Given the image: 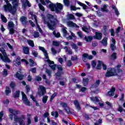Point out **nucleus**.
Wrapping results in <instances>:
<instances>
[{
	"label": "nucleus",
	"instance_id": "1",
	"mask_svg": "<svg viewBox=\"0 0 125 125\" xmlns=\"http://www.w3.org/2000/svg\"><path fill=\"white\" fill-rule=\"evenodd\" d=\"M43 23L47 25L48 29L52 31L55 30V26L59 23V21L57 19V16H53L50 14L47 15V19H44Z\"/></svg>",
	"mask_w": 125,
	"mask_h": 125
},
{
	"label": "nucleus",
	"instance_id": "2",
	"mask_svg": "<svg viewBox=\"0 0 125 125\" xmlns=\"http://www.w3.org/2000/svg\"><path fill=\"white\" fill-rule=\"evenodd\" d=\"M41 2H42L43 5H45V2L46 3H50L49 5V7L50 8L52 11H55L56 13H61V11L63 10V5L60 3H57L54 4L51 2L49 0H40ZM38 0H36L37 2H38Z\"/></svg>",
	"mask_w": 125,
	"mask_h": 125
},
{
	"label": "nucleus",
	"instance_id": "3",
	"mask_svg": "<svg viewBox=\"0 0 125 125\" xmlns=\"http://www.w3.org/2000/svg\"><path fill=\"white\" fill-rule=\"evenodd\" d=\"M4 1L7 4L3 6L5 11L6 12H10V13L14 15V14H15V12H16V10L14 8H12V5H11V4L8 3V0H4Z\"/></svg>",
	"mask_w": 125,
	"mask_h": 125
},
{
	"label": "nucleus",
	"instance_id": "4",
	"mask_svg": "<svg viewBox=\"0 0 125 125\" xmlns=\"http://www.w3.org/2000/svg\"><path fill=\"white\" fill-rule=\"evenodd\" d=\"M0 51L1 52L2 54L0 53V60H2L3 62H6L7 63H10L11 61L9 59V58L8 57L6 54V52H5V50L3 47L0 48ZM4 56V57H3Z\"/></svg>",
	"mask_w": 125,
	"mask_h": 125
},
{
	"label": "nucleus",
	"instance_id": "5",
	"mask_svg": "<svg viewBox=\"0 0 125 125\" xmlns=\"http://www.w3.org/2000/svg\"><path fill=\"white\" fill-rule=\"evenodd\" d=\"M117 73H116V70L115 68H108L107 69V72L105 74V77L106 78H109V77H112V76H115Z\"/></svg>",
	"mask_w": 125,
	"mask_h": 125
},
{
	"label": "nucleus",
	"instance_id": "6",
	"mask_svg": "<svg viewBox=\"0 0 125 125\" xmlns=\"http://www.w3.org/2000/svg\"><path fill=\"white\" fill-rule=\"evenodd\" d=\"M66 29H67V28L65 27L62 28V32L63 33V37L66 38V39H67L68 40H72L73 38L72 36H71V35H69V34H68Z\"/></svg>",
	"mask_w": 125,
	"mask_h": 125
},
{
	"label": "nucleus",
	"instance_id": "7",
	"mask_svg": "<svg viewBox=\"0 0 125 125\" xmlns=\"http://www.w3.org/2000/svg\"><path fill=\"white\" fill-rule=\"evenodd\" d=\"M22 99L23 102L24 104L26 105V106H30V101H29V100L27 98V96L24 92L22 93Z\"/></svg>",
	"mask_w": 125,
	"mask_h": 125
},
{
	"label": "nucleus",
	"instance_id": "8",
	"mask_svg": "<svg viewBox=\"0 0 125 125\" xmlns=\"http://www.w3.org/2000/svg\"><path fill=\"white\" fill-rule=\"evenodd\" d=\"M9 111L11 114H13V116H17V115H20V114H21L20 111L12 108H9Z\"/></svg>",
	"mask_w": 125,
	"mask_h": 125
},
{
	"label": "nucleus",
	"instance_id": "9",
	"mask_svg": "<svg viewBox=\"0 0 125 125\" xmlns=\"http://www.w3.org/2000/svg\"><path fill=\"white\" fill-rule=\"evenodd\" d=\"M28 19L26 18V17L22 16L20 18V21L21 23V24H23L24 27H26L27 26V23H28Z\"/></svg>",
	"mask_w": 125,
	"mask_h": 125
},
{
	"label": "nucleus",
	"instance_id": "10",
	"mask_svg": "<svg viewBox=\"0 0 125 125\" xmlns=\"http://www.w3.org/2000/svg\"><path fill=\"white\" fill-rule=\"evenodd\" d=\"M103 36V35L100 33V32H96L95 35L93 36V39L95 40H98L99 41H100L102 40V37Z\"/></svg>",
	"mask_w": 125,
	"mask_h": 125
},
{
	"label": "nucleus",
	"instance_id": "11",
	"mask_svg": "<svg viewBox=\"0 0 125 125\" xmlns=\"http://www.w3.org/2000/svg\"><path fill=\"white\" fill-rule=\"evenodd\" d=\"M38 90L40 91L39 92V95H44V93H45V88L44 87L40 85L38 88Z\"/></svg>",
	"mask_w": 125,
	"mask_h": 125
},
{
	"label": "nucleus",
	"instance_id": "12",
	"mask_svg": "<svg viewBox=\"0 0 125 125\" xmlns=\"http://www.w3.org/2000/svg\"><path fill=\"white\" fill-rule=\"evenodd\" d=\"M10 1H12V4L13 6L12 8H14L15 10H16V7L19 5V0H9Z\"/></svg>",
	"mask_w": 125,
	"mask_h": 125
},
{
	"label": "nucleus",
	"instance_id": "13",
	"mask_svg": "<svg viewBox=\"0 0 125 125\" xmlns=\"http://www.w3.org/2000/svg\"><path fill=\"white\" fill-rule=\"evenodd\" d=\"M47 63L49 64V66L52 70H55V68L56 67V65L54 64V62L50 61V60L48 59L47 60Z\"/></svg>",
	"mask_w": 125,
	"mask_h": 125
},
{
	"label": "nucleus",
	"instance_id": "14",
	"mask_svg": "<svg viewBox=\"0 0 125 125\" xmlns=\"http://www.w3.org/2000/svg\"><path fill=\"white\" fill-rule=\"evenodd\" d=\"M99 84H100V81L97 80L96 82L91 85L90 89L91 90H93V89H94V88H96V87H97Z\"/></svg>",
	"mask_w": 125,
	"mask_h": 125
},
{
	"label": "nucleus",
	"instance_id": "15",
	"mask_svg": "<svg viewBox=\"0 0 125 125\" xmlns=\"http://www.w3.org/2000/svg\"><path fill=\"white\" fill-rule=\"evenodd\" d=\"M73 104L75 106V108L77 109V110H81V105L80 104V103H79V101L75 100L73 101Z\"/></svg>",
	"mask_w": 125,
	"mask_h": 125
},
{
	"label": "nucleus",
	"instance_id": "16",
	"mask_svg": "<svg viewBox=\"0 0 125 125\" xmlns=\"http://www.w3.org/2000/svg\"><path fill=\"white\" fill-rule=\"evenodd\" d=\"M67 25L69 26V27H74V28H76V29H79L80 28L79 25L73 22V21H68L67 22Z\"/></svg>",
	"mask_w": 125,
	"mask_h": 125
},
{
	"label": "nucleus",
	"instance_id": "17",
	"mask_svg": "<svg viewBox=\"0 0 125 125\" xmlns=\"http://www.w3.org/2000/svg\"><path fill=\"white\" fill-rule=\"evenodd\" d=\"M27 6L30 7L31 3H30V2H29L28 0H23L22 1V7L26 8Z\"/></svg>",
	"mask_w": 125,
	"mask_h": 125
},
{
	"label": "nucleus",
	"instance_id": "18",
	"mask_svg": "<svg viewBox=\"0 0 125 125\" xmlns=\"http://www.w3.org/2000/svg\"><path fill=\"white\" fill-rule=\"evenodd\" d=\"M111 42H112L110 44V48L112 50H115V49H116V46H115V45L116 44V40L112 38Z\"/></svg>",
	"mask_w": 125,
	"mask_h": 125
},
{
	"label": "nucleus",
	"instance_id": "19",
	"mask_svg": "<svg viewBox=\"0 0 125 125\" xmlns=\"http://www.w3.org/2000/svg\"><path fill=\"white\" fill-rule=\"evenodd\" d=\"M108 42V38L106 37H104L103 40L102 41H100L101 43H102L104 46H106L107 44H108V43L107 42Z\"/></svg>",
	"mask_w": 125,
	"mask_h": 125
},
{
	"label": "nucleus",
	"instance_id": "20",
	"mask_svg": "<svg viewBox=\"0 0 125 125\" xmlns=\"http://www.w3.org/2000/svg\"><path fill=\"white\" fill-rule=\"evenodd\" d=\"M83 41H85L87 42H90L92 40H93V37L92 36H85L83 39Z\"/></svg>",
	"mask_w": 125,
	"mask_h": 125
},
{
	"label": "nucleus",
	"instance_id": "21",
	"mask_svg": "<svg viewBox=\"0 0 125 125\" xmlns=\"http://www.w3.org/2000/svg\"><path fill=\"white\" fill-rule=\"evenodd\" d=\"M115 90H116V89H115V88L114 87H112L111 90L108 91V95H109L110 96H114V95H115Z\"/></svg>",
	"mask_w": 125,
	"mask_h": 125
},
{
	"label": "nucleus",
	"instance_id": "22",
	"mask_svg": "<svg viewBox=\"0 0 125 125\" xmlns=\"http://www.w3.org/2000/svg\"><path fill=\"white\" fill-rule=\"evenodd\" d=\"M112 9H114L115 14H116L117 16H119L120 15V12H119V10H118V8H117V7L115 6L114 5H112Z\"/></svg>",
	"mask_w": 125,
	"mask_h": 125
},
{
	"label": "nucleus",
	"instance_id": "23",
	"mask_svg": "<svg viewBox=\"0 0 125 125\" xmlns=\"http://www.w3.org/2000/svg\"><path fill=\"white\" fill-rule=\"evenodd\" d=\"M13 28H14V23H13V21H8L7 28L10 29Z\"/></svg>",
	"mask_w": 125,
	"mask_h": 125
},
{
	"label": "nucleus",
	"instance_id": "24",
	"mask_svg": "<svg viewBox=\"0 0 125 125\" xmlns=\"http://www.w3.org/2000/svg\"><path fill=\"white\" fill-rule=\"evenodd\" d=\"M107 26H104L103 29L102 30V33L104 35V36H108V33H107Z\"/></svg>",
	"mask_w": 125,
	"mask_h": 125
},
{
	"label": "nucleus",
	"instance_id": "25",
	"mask_svg": "<svg viewBox=\"0 0 125 125\" xmlns=\"http://www.w3.org/2000/svg\"><path fill=\"white\" fill-rule=\"evenodd\" d=\"M15 76L16 77V78H17L18 79V80H20V81H22V80H23V76L18 73V72H17Z\"/></svg>",
	"mask_w": 125,
	"mask_h": 125
},
{
	"label": "nucleus",
	"instance_id": "26",
	"mask_svg": "<svg viewBox=\"0 0 125 125\" xmlns=\"http://www.w3.org/2000/svg\"><path fill=\"white\" fill-rule=\"evenodd\" d=\"M77 3H78V4L80 5L81 6H82L83 9H84V10L87 9V5H85V4H84L83 3H82L80 1H78Z\"/></svg>",
	"mask_w": 125,
	"mask_h": 125
},
{
	"label": "nucleus",
	"instance_id": "27",
	"mask_svg": "<svg viewBox=\"0 0 125 125\" xmlns=\"http://www.w3.org/2000/svg\"><path fill=\"white\" fill-rule=\"evenodd\" d=\"M90 100L91 101H93V102H95V103H96L97 102H100V100L97 98V97H93V98H90Z\"/></svg>",
	"mask_w": 125,
	"mask_h": 125
},
{
	"label": "nucleus",
	"instance_id": "28",
	"mask_svg": "<svg viewBox=\"0 0 125 125\" xmlns=\"http://www.w3.org/2000/svg\"><path fill=\"white\" fill-rule=\"evenodd\" d=\"M64 49H65V52H66V53H68V54H72V53H73V52H72V49H69L68 48V47L67 46H65L64 47Z\"/></svg>",
	"mask_w": 125,
	"mask_h": 125
},
{
	"label": "nucleus",
	"instance_id": "29",
	"mask_svg": "<svg viewBox=\"0 0 125 125\" xmlns=\"http://www.w3.org/2000/svg\"><path fill=\"white\" fill-rule=\"evenodd\" d=\"M23 50L24 54H29V47H24Z\"/></svg>",
	"mask_w": 125,
	"mask_h": 125
},
{
	"label": "nucleus",
	"instance_id": "30",
	"mask_svg": "<svg viewBox=\"0 0 125 125\" xmlns=\"http://www.w3.org/2000/svg\"><path fill=\"white\" fill-rule=\"evenodd\" d=\"M110 59H111V60H115V59H117V53H113L111 55Z\"/></svg>",
	"mask_w": 125,
	"mask_h": 125
},
{
	"label": "nucleus",
	"instance_id": "31",
	"mask_svg": "<svg viewBox=\"0 0 125 125\" xmlns=\"http://www.w3.org/2000/svg\"><path fill=\"white\" fill-rule=\"evenodd\" d=\"M101 9L102 11L104 12H108L109 11V10L107 9V5H104L103 8H101Z\"/></svg>",
	"mask_w": 125,
	"mask_h": 125
},
{
	"label": "nucleus",
	"instance_id": "32",
	"mask_svg": "<svg viewBox=\"0 0 125 125\" xmlns=\"http://www.w3.org/2000/svg\"><path fill=\"white\" fill-rule=\"evenodd\" d=\"M88 79L87 78H83V84L84 86H86V85L88 83Z\"/></svg>",
	"mask_w": 125,
	"mask_h": 125
},
{
	"label": "nucleus",
	"instance_id": "33",
	"mask_svg": "<svg viewBox=\"0 0 125 125\" xmlns=\"http://www.w3.org/2000/svg\"><path fill=\"white\" fill-rule=\"evenodd\" d=\"M71 46H72V48H73V49H75L76 52H77L78 51V49H79V47L78 46H77L76 44L73 43L71 45Z\"/></svg>",
	"mask_w": 125,
	"mask_h": 125
},
{
	"label": "nucleus",
	"instance_id": "34",
	"mask_svg": "<svg viewBox=\"0 0 125 125\" xmlns=\"http://www.w3.org/2000/svg\"><path fill=\"white\" fill-rule=\"evenodd\" d=\"M53 35H54V36H55V37L57 38H60V37L61 36L60 34V33L58 32L57 33H56V31H54L53 32Z\"/></svg>",
	"mask_w": 125,
	"mask_h": 125
},
{
	"label": "nucleus",
	"instance_id": "35",
	"mask_svg": "<svg viewBox=\"0 0 125 125\" xmlns=\"http://www.w3.org/2000/svg\"><path fill=\"white\" fill-rule=\"evenodd\" d=\"M19 95H20V91H17L13 94V96L15 98L19 97Z\"/></svg>",
	"mask_w": 125,
	"mask_h": 125
},
{
	"label": "nucleus",
	"instance_id": "36",
	"mask_svg": "<svg viewBox=\"0 0 125 125\" xmlns=\"http://www.w3.org/2000/svg\"><path fill=\"white\" fill-rule=\"evenodd\" d=\"M30 15L31 16V17H33V18L35 20L36 23L38 24V20H37V16H36V15L33 14V12H30Z\"/></svg>",
	"mask_w": 125,
	"mask_h": 125
},
{
	"label": "nucleus",
	"instance_id": "37",
	"mask_svg": "<svg viewBox=\"0 0 125 125\" xmlns=\"http://www.w3.org/2000/svg\"><path fill=\"white\" fill-rule=\"evenodd\" d=\"M30 98H31V99H32V100L33 101H34L35 102H36V106H40V104H39L38 102L37 101H36V99L35 98V97H34V96H33V95H30Z\"/></svg>",
	"mask_w": 125,
	"mask_h": 125
},
{
	"label": "nucleus",
	"instance_id": "38",
	"mask_svg": "<svg viewBox=\"0 0 125 125\" xmlns=\"http://www.w3.org/2000/svg\"><path fill=\"white\" fill-rule=\"evenodd\" d=\"M21 121V118H20V117H18V116H15L14 117V122H20Z\"/></svg>",
	"mask_w": 125,
	"mask_h": 125
},
{
	"label": "nucleus",
	"instance_id": "39",
	"mask_svg": "<svg viewBox=\"0 0 125 125\" xmlns=\"http://www.w3.org/2000/svg\"><path fill=\"white\" fill-rule=\"evenodd\" d=\"M53 45H54L55 46H59L60 45V42L53 41Z\"/></svg>",
	"mask_w": 125,
	"mask_h": 125
},
{
	"label": "nucleus",
	"instance_id": "40",
	"mask_svg": "<svg viewBox=\"0 0 125 125\" xmlns=\"http://www.w3.org/2000/svg\"><path fill=\"white\" fill-rule=\"evenodd\" d=\"M29 63H30V67H34V66H35V62H34L33 59H29Z\"/></svg>",
	"mask_w": 125,
	"mask_h": 125
},
{
	"label": "nucleus",
	"instance_id": "41",
	"mask_svg": "<svg viewBox=\"0 0 125 125\" xmlns=\"http://www.w3.org/2000/svg\"><path fill=\"white\" fill-rule=\"evenodd\" d=\"M21 59V58H20V57H18L16 60V63L18 65L21 64V62L20 61Z\"/></svg>",
	"mask_w": 125,
	"mask_h": 125
},
{
	"label": "nucleus",
	"instance_id": "42",
	"mask_svg": "<svg viewBox=\"0 0 125 125\" xmlns=\"http://www.w3.org/2000/svg\"><path fill=\"white\" fill-rule=\"evenodd\" d=\"M48 98V96H44L43 97L42 101L43 102V103H44V104H45V103H46V102H47V99Z\"/></svg>",
	"mask_w": 125,
	"mask_h": 125
},
{
	"label": "nucleus",
	"instance_id": "43",
	"mask_svg": "<svg viewBox=\"0 0 125 125\" xmlns=\"http://www.w3.org/2000/svg\"><path fill=\"white\" fill-rule=\"evenodd\" d=\"M82 30L85 33H88V31H89V29L88 28V27H86V26H83L82 27Z\"/></svg>",
	"mask_w": 125,
	"mask_h": 125
},
{
	"label": "nucleus",
	"instance_id": "44",
	"mask_svg": "<svg viewBox=\"0 0 125 125\" xmlns=\"http://www.w3.org/2000/svg\"><path fill=\"white\" fill-rule=\"evenodd\" d=\"M83 60L84 61V62H85L86 61V58L88 57V55L87 54H83Z\"/></svg>",
	"mask_w": 125,
	"mask_h": 125
},
{
	"label": "nucleus",
	"instance_id": "45",
	"mask_svg": "<svg viewBox=\"0 0 125 125\" xmlns=\"http://www.w3.org/2000/svg\"><path fill=\"white\" fill-rule=\"evenodd\" d=\"M11 92V90L10 88H9V87H6V90H5V93L6 95H8L9 93Z\"/></svg>",
	"mask_w": 125,
	"mask_h": 125
},
{
	"label": "nucleus",
	"instance_id": "46",
	"mask_svg": "<svg viewBox=\"0 0 125 125\" xmlns=\"http://www.w3.org/2000/svg\"><path fill=\"white\" fill-rule=\"evenodd\" d=\"M1 19L4 23H6L7 22V20L6 19V18L3 16V15H1Z\"/></svg>",
	"mask_w": 125,
	"mask_h": 125
},
{
	"label": "nucleus",
	"instance_id": "47",
	"mask_svg": "<svg viewBox=\"0 0 125 125\" xmlns=\"http://www.w3.org/2000/svg\"><path fill=\"white\" fill-rule=\"evenodd\" d=\"M51 115L55 116V118H58V111H56L55 112L54 111L52 112Z\"/></svg>",
	"mask_w": 125,
	"mask_h": 125
},
{
	"label": "nucleus",
	"instance_id": "48",
	"mask_svg": "<svg viewBox=\"0 0 125 125\" xmlns=\"http://www.w3.org/2000/svg\"><path fill=\"white\" fill-rule=\"evenodd\" d=\"M28 43L30 46H32V47H34L35 46V44H34V42L32 40L28 41Z\"/></svg>",
	"mask_w": 125,
	"mask_h": 125
},
{
	"label": "nucleus",
	"instance_id": "49",
	"mask_svg": "<svg viewBox=\"0 0 125 125\" xmlns=\"http://www.w3.org/2000/svg\"><path fill=\"white\" fill-rule=\"evenodd\" d=\"M26 125H29L32 124V120H31V118L30 117H28L27 118V121L26 122Z\"/></svg>",
	"mask_w": 125,
	"mask_h": 125
},
{
	"label": "nucleus",
	"instance_id": "50",
	"mask_svg": "<svg viewBox=\"0 0 125 125\" xmlns=\"http://www.w3.org/2000/svg\"><path fill=\"white\" fill-rule=\"evenodd\" d=\"M33 37L34 38H39L40 37V33L35 31L33 34Z\"/></svg>",
	"mask_w": 125,
	"mask_h": 125
},
{
	"label": "nucleus",
	"instance_id": "51",
	"mask_svg": "<svg viewBox=\"0 0 125 125\" xmlns=\"http://www.w3.org/2000/svg\"><path fill=\"white\" fill-rule=\"evenodd\" d=\"M38 6H39L40 9H41V10H42V11H44V10H45V9H44V7H43V6H42V4L39 3L38 4Z\"/></svg>",
	"mask_w": 125,
	"mask_h": 125
},
{
	"label": "nucleus",
	"instance_id": "52",
	"mask_svg": "<svg viewBox=\"0 0 125 125\" xmlns=\"http://www.w3.org/2000/svg\"><path fill=\"white\" fill-rule=\"evenodd\" d=\"M51 51L52 53V54L53 55H55V54H56V53H57V51H56V50H55V48H54V47L51 48Z\"/></svg>",
	"mask_w": 125,
	"mask_h": 125
},
{
	"label": "nucleus",
	"instance_id": "53",
	"mask_svg": "<svg viewBox=\"0 0 125 125\" xmlns=\"http://www.w3.org/2000/svg\"><path fill=\"white\" fill-rule=\"evenodd\" d=\"M39 49H40V50H41V51H42V52H43V53H44V52L46 53V50H45V49L44 48V47H42L41 46H39Z\"/></svg>",
	"mask_w": 125,
	"mask_h": 125
},
{
	"label": "nucleus",
	"instance_id": "54",
	"mask_svg": "<svg viewBox=\"0 0 125 125\" xmlns=\"http://www.w3.org/2000/svg\"><path fill=\"white\" fill-rule=\"evenodd\" d=\"M8 29L9 31V34H10V35H13V34H14V28Z\"/></svg>",
	"mask_w": 125,
	"mask_h": 125
},
{
	"label": "nucleus",
	"instance_id": "55",
	"mask_svg": "<svg viewBox=\"0 0 125 125\" xmlns=\"http://www.w3.org/2000/svg\"><path fill=\"white\" fill-rule=\"evenodd\" d=\"M63 3L65 6H69V4H70V1H69V0H63Z\"/></svg>",
	"mask_w": 125,
	"mask_h": 125
},
{
	"label": "nucleus",
	"instance_id": "56",
	"mask_svg": "<svg viewBox=\"0 0 125 125\" xmlns=\"http://www.w3.org/2000/svg\"><path fill=\"white\" fill-rule=\"evenodd\" d=\"M64 110L67 114H70L71 113V109H70V107L68 106L66 107H65Z\"/></svg>",
	"mask_w": 125,
	"mask_h": 125
},
{
	"label": "nucleus",
	"instance_id": "57",
	"mask_svg": "<svg viewBox=\"0 0 125 125\" xmlns=\"http://www.w3.org/2000/svg\"><path fill=\"white\" fill-rule=\"evenodd\" d=\"M109 32L111 34V36L112 37H115V30H114V29H109Z\"/></svg>",
	"mask_w": 125,
	"mask_h": 125
},
{
	"label": "nucleus",
	"instance_id": "58",
	"mask_svg": "<svg viewBox=\"0 0 125 125\" xmlns=\"http://www.w3.org/2000/svg\"><path fill=\"white\" fill-rule=\"evenodd\" d=\"M67 18L68 19H75V16L72 14H68L67 15Z\"/></svg>",
	"mask_w": 125,
	"mask_h": 125
},
{
	"label": "nucleus",
	"instance_id": "59",
	"mask_svg": "<svg viewBox=\"0 0 125 125\" xmlns=\"http://www.w3.org/2000/svg\"><path fill=\"white\" fill-rule=\"evenodd\" d=\"M60 104L63 108H66V107H68V104L65 103H61Z\"/></svg>",
	"mask_w": 125,
	"mask_h": 125
},
{
	"label": "nucleus",
	"instance_id": "60",
	"mask_svg": "<svg viewBox=\"0 0 125 125\" xmlns=\"http://www.w3.org/2000/svg\"><path fill=\"white\" fill-rule=\"evenodd\" d=\"M64 73H63L62 71H58L57 73H56V75L57 76V77H60L61 75H63Z\"/></svg>",
	"mask_w": 125,
	"mask_h": 125
},
{
	"label": "nucleus",
	"instance_id": "61",
	"mask_svg": "<svg viewBox=\"0 0 125 125\" xmlns=\"http://www.w3.org/2000/svg\"><path fill=\"white\" fill-rule=\"evenodd\" d=\"M30 71L32 73L36 74L37 73V68L36 67L32 68L30 70Z\"/></svg>",
	"mask_w": 125,
	"mask_h": 125
},
{
	"label": "nucleus",
	"instance_id": "62",
	"mask_svg": "<svg viewBox=\"0 0 125 125\" xmlns=\"http://www.w3.org/2000/svg\"><path fill=\"white\" fill-rule=\"evenodd\" d=\"M35 80L37 81V82H40V81H42V77L41 76H36L35 77Z\"/></svg>",
	"mask_w": 125,
	"mask_h": 125
},
{
	"label": "nucleus",
	"instance_id": "63",
	"mask_svg": "<svg viewBox=\"0 0 125 125\" xmlns=\"http://www.w3.org/2000/svg\"><path fill=\"white\" fill-rule=\"evenodd\" d=\"M91 65L93 68H95V67H96V62H95V61H92Z\"/></svg>",
	"mask_w": 125,
	"mask_h": 125
},
{
	"label": "nucleus",
	"instance_id": "64",
	"mask_svg": "<svg viewBox=\"0 0 125 125\" xmlns=\"http://www.w3.org/2000/svg\"><path fill=\"white\" fill-rule=\"evenodd\" d=\"M77 35L82 39L83 38V33H82V31H79L77 32Z\"/></svg>",
	"mask_w": 125,
	"mask_h": 125
}]
</instances>
